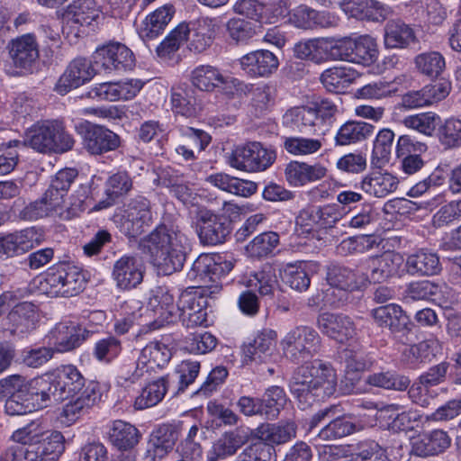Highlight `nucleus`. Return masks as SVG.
<instances>
[{"label": "nucleus", "mask_w": 461, "mask_h": 461, "mask_svg": "<svg viewBox=\"0 0 461 461\" xmlns=\"http://www.w3.org/2000/svg\"><path fill=\"white\" fill-rule=\"evenodd\" d=\"M141 245L162 275L168 276L183 268L188 239L178 226L159 224L142 240Z\"/></svg>", "instance_id": "obj_1"}, {"label": "nucleus", "mask_w": 461, "mask_h": 461, "mask_svg": "<svg viewBox=\"0 0 461 461\" xmlns=\"http://www.w3.org/2000/svg\"><path fill=\"white\" fill-rule=\"evenodd\" d=\"M337 387L334 368L321 360L299 366L290 383V390L302 410L331 396Z\"/></svg>", "instance_id": "obj_2"}, {"label": "nucleus", "mask_w": 461, "mask_h": 461, "mask_svg": "<svg viewBox=\"0 0 461 461\" xmlns=\"http://www.w3.org/2000/svg\"><path fill=\"white\" fill-rule=\"evenodd\" d=\"M74 139L65 130L63 125L56 121L37 122L25 131L24 139L9 141L10 147H26L41 153H63L74 146Z\"/></svg>", "instance_id": "obj_3"}, {"label": "nucleus", "mask_w": 461, "mask_h": 461, "mask_svg": "<svg viewBox=\"0 0 461 461\" xmlns=\"http://www.w3.org/2000/svg\"><path fill=\"white\" fill-rule=\"evenodd\" d=\"M85 284V276L78 267L60 262L47 270L40 289L50 297H72L84 290Z\"/></svg>", "instance_id": "obj_4"}, {"label": "nucleus", "mask_w": 461, "mask_h": 461, "mask_svg": "<svg viewBox=\"0 0 461 461\" xmlns=\"http://www.w3.org/2000/svg\"><path fill=\"white\" fill-rule=\"evenodd\" d=\"M285 357L299 364L313 356L321 348V337L309 326H297L289 330L280 341Z\"/></svg>", "instance_id": "obj_5"}, {"label": "nucleus", "mask_w": 461, "mask_h": 461, "mask_svg": "<svg viewBox=\"0 0 461 461\" xmlns=\"http://www.w3.org/2000/svg\"><path fill=\"white\" fill-rule=\"evenodd\" d=\"M276 158L275 150L253 141L237 147L230 156L229 163L239 170L259 172L268 168Z\"/></svg>", "instance_id": "obj_6"}, {"label": "nucleus", "mask_w": 461, "mask_h": 461, "mask_svg": "<svg viewBox=\"0 0 461 461\" xmlns=\"http://www.w3.org/2000/svg\"><path fill=\"white\" fill-rule=\"evenodd\" d=\"M341 410L339 405H330L320 410L310 420V429L317 427L325 419H331L318 434L321 440H336L356 432L357 426L346 417L339 416Z\"/></svg>", "instance_id": "obj_7"}, {"label": "nucleus", "mask_w": 461, "mask_h": 461, "mask_svg": "<svg viewBox=\"0 0 461 461\" xmlns=\"http://www.w3.org/2000/svg\"><path fill=\"white\" fill-rule=\"evenodd\" d=\"M195 219L199 226V239L204 245L222 244L230 234V222L204 207L197 208Z\"/></svg>", "instance_id": "obj_8"}, {"label": "nucleus", "mask_w": 461, "mask_h": 461, "mask_svg": "<svg viewBox=\"0 0 461 461\" xmlns=\"http://www.w3.org/2000/svg\"><path fill=\"white\" fill-rule=\"evenodd\" d=\"M93 59L95 67L105 73L131 69L135 61L132 51L119 42H112L96 49Z\"/></svg>", "instance_id": "obj_9"}, {"label": "nucleus", "mask_w": 461, "mask_h": 461, "mask_svg": "<svg viewBox=\"0 0 461 461\" xmlns=\"http://www.w3.org/2000/svg\"><path fill=\"white\" fill-rule=\"evenodd\" d=\"M152 221L151 206L149 201L137 195L128 203L123 220L121 224L122 231L130 238H135L144 231V227Z\"/></svg>", "instance_id": "obj_10"}, {"label": "nucleus", "mask_w": 461, "mask_h": 461, "mask_svg": "<svg viewBox=\"0 0 461 461\" xmlns=\"http://www.w3.org/2000/svg\"><path fill=\"white\" fill-rule=\"evenodd\" d=\"M206 303L196 291H184L176 303V318L187 328L203 325L207 321Z\"/></svg>", "instance_id": "obj_11"}, {"label": "nucleus", "mask_w": 461, "mask_h": 461, "mask_svg": "<svg viewBox=\"0 0 461 461\" xmlns=\"http://www.w3.org/2000/svg\"><path fill=\"white\" fill-rule=\"evenodd\" d=\"M92 61L86 58H76L67 67L56 84L55 90L60 95H66L70 90L77 88L89 82L99 69L95 68Z\"/></svg>", "instance_id": "obj_12"}, {"label": "nucleus", "mask_w": 461, "mask_h": 461, "mask_svg": "<svg viewBox=\"0 0 461 461\" xmlns=\"http://www.w3.org/2000/svg\"><path fill=\"white\" fill-rule=\"evenodd\" d=\"M236 260L231 255L202 254L193 263L192 272L195 277L209 278L212 282L229 274Z\"/></svg>", "instance_id": "obj_13"}, {"label": "nucleus", "mask_w": 461, "mask_h": 461, "mask_svg": "<svg viewBox=\"0 0 461 461\" xmlns=\"http://www.w3.org/2000/svg\"><path fill=\"white\" fill-rule=\"evenodd\" d=\"M98 384L89 383L81 394L71 399L63 407L59 418L63 424L70 426L89 413L100 398Z\"/></svg>", "instance_id": "obj_14"}, {"label": "nucleus", "mask_w": 461, "mask_h": 461, "mask_svg": "<svg viewBox=\"0 0 461 461\" xmlns=\"http://www.w3.org/2000/svg\"><path fill=\"white\" fill-rule=\"evenodd\" d=\"M346 363V375L341 381L340 389L344 393L353 392L356 382L358 381L360 373L369 370L374 365V359L370 354L362 348L349 346L344 351Z\"/></svg>", "instance_id": "obj_15"}, {"label": "nucleus", "mask_w": 461, "mask_h": 461, "mask_svg": "<svg viewBox=\"0 0 461 461\" xmlns=\"http://www.w3.org/2000/svg\"><path fill=\"white\" fill-rule=\"evenodd\" d=\"M41 239L34 228H27L0 237V260L23 255L39 246Z\"/></svg>", "instance_id": "obj_16"}, {"label": "nucleus", "mask_w": 461, "mask_h": 461, "mask_svg": "<svg viewBox=\"0 0 461 461\" xmlns=\"http://www.w3.org/2000/svg\"><path fill=\"white\" fill-rule=\"evenodd\" d=\"M283 123L305 134L323 135L325 132L322 119L310 106H295L287 110L283 115Z\"/></svg>", "instance_id": "obj_17"}, {"label": "nucleus", "mask_w": 461, "mask_h": 461, "mask_svg": "<svg viewBox=\"0 0 461 461\" xmlns=\"http://www.w3.org/2000/svg\"><path fill=\"white\" fill-rule=\"evenodd\" d=\"M427 145L414 140L410 135L400 136L396 144V155L401 160V168L407 175L420 171L425 161L420 154L427 150Z\"/></svg>", "instance_id": "obj_18"}, {"label": "nucleus", "mask_w": 461, "mask_h": 461, "mask_svg": "<svg viewBox=\"0 0 461 461\" xmlns=\"http://www.w3.org/2000/svg\"><path fill=\"white\" fill-rule=\"evenodd\" d=\"M83 146L90 154L101 155L116 149L120 137L105 127L87 124L83 133Z\"/></svg>", "instance_id": "obj_19"}, {"label": "nucleus", "mask_w": 461, "mask_h": 461, "mask_svg": "<svg viewBox=\"0 0 461 461\" xmlns=\"http://www.w3.org/2000/svg\"><path fill=\"white\" fill-rule=\"evenodd\" d=\"M402 261L400 254L390 251L369 258L366 262L369 273H365L367 276V283L380 284L396 276Z\"/></svg>", "instance_id": "obj_20"}, {"label": "nucleus", "mask_w": 461, "mask_h": 461, "mask_svg": "<svg viewBox=\"0 0 461 461\" xmlns=\"http://www.w3.org/2000/svg\"><path fill=\"white\" fill-rule=\"evenodd\" d=\"M144 269L140 260L133 256H123L115 261L113 277L122 290L137 287L143 280Z\"/></svg>", "instance_id": "obj_21"}, {"label": "nucleus", "mask_w": 461, "mask_h": 461, "mask_svg": "<svg viewBox=\"0 0 461 461\" xmlns=\"http://www.w3.org/2000/svg\"><path fill=\"white\" fill-rule=\"evenodd\" d=\"M317 323L322 333L340 343L356 335L354 322L343 314L323 312L318 317Z\"/></svg>", "instance_id": "obj_22"}, {"label": "nucleus", "mask_w": 461, "mask_h": 461, "mask_svg": "<svg viewBox=\"0 0 461 461\" xmlns=\"http://www.w3.org/2000/svg\"><path fill=\"white\" fill-rule=\"evenodd\" d=\"M53 375L35 378L29 383V396L35 411L63 401Z\"/></svg>", "instance_id": "obj_23"}, {"label": "nucleus", "mask_w": 461, "mask_h": 461, "mask_svg": "<svg viewBox=\"0 0 461 461\" xmlns=\"http://www.w3.org/2000/svg\"><path fill=\"white\" fill-rule=\"evenodd\" d=\"M398 184L396 176L387 170L378 168L365 175L359 185L366 194L376 198H384L397 189Z\"/></svg>", "instance_id": "obj_24"}, {"label": "nucleus", "mask_w": 461, "mask_h": 461, "mask_svg": "<svg viewBox=\"0 0 461 461\" xmlns=\"http://www.w3.org/2000/svg\"><path fill=\"white\" fill-rule=\"evenodd\" d=\"M55 352H68L79 347L86 339V330L75 323L61 322L50 331Z\"/></svg>", "instance_id": "obj_25"}, {"label": "nucleus", "mask_w": 461, "mask_h": 461, "mask_svg": "<svg viewBox=\"0 0 461 461\" xmlns=\"http://www.w3.org/2000/svg\"><path fill=\"white\" fill-rule=\"evenodd\" d=\"M326 280L330 286L345 292L361 289L367 284V276L359 270L333 265L328 267Z\"/></svg>", "instance_id": "obj_26"}, {"label": "nucleus", "mask_w": 461, "mask_h": 461, "mask_svg": "<svg viewBox=\"0 0 461 461\" xmlns=\"http://www.w3.org/2000/svg\"><path fill=\"white\" fill-rule=\"evenodd\" d=\"M64 436L53 430L38 443L32 444L27 453V461H58L65 449Z\"/></svg>", "instance_id": "obj_27"}, {"label": "nucleus", "mask_w": 461, "mask_h": 461, "mask_svg": "<svg viewBox=\"0 0 461 461\" xmlns=\"http://www.w3.org/2000/svg\"><path fill=\"white\" fill-rule=\"evenodd\" d=\"M241 68L251 77H267L278 68V59L269 50H256L240 58Z\"/></svg>", "instance_id": "obj_28"}, {"label": "nucleus", "mask_w": 461, "mask_h": 461, "mask_svg": "<svg viewBox=\"0 0 461 461\" xmlns=\"http://www.w3.org/2000/svg\"><path fill=\"white\" fill-rule=\"evenodd\" d=\"M248 441V436L240 429H236L224 432L208 451V461L226 459L237 453V451Z\"/></svg>", "instance_id": "obj_29"}, {"label": "nucleus", "mask_w": 461, "mask_h": 461, "mask_svg": "<svg viewBox=\"0 0 461 461\" xmlns=\"http://www.w3.org/2000/svg\"><path fill=\"white\" fill-rule=\"evenodd\" d=\"M178 439V433L170 425H162L155 429L149 436L148 442V456L156 461L166 456L174 448Z\"/></svg>", "instance_id": "obj_30"}, {"label": "nucleus", "mask_w": 461, "mask_h": 461, "mask_svg": "<svg viewBox=\"0 0 461 461\" xmlns=\"http://www.w3.org/2000/svg\"><path fill=\"white\" fill-rule=\"evenodd\" d=\"M450 438L441 429L423 433L412 441L411 453L417 456H434L445 451L450 446Z\"/></svg>", "instance_id": "obj_31"}, {"label": "nucleus", "mask_w": 461, "mask_h": 461, "mask_svg": "<svg viewBox=\"0 0 461 461\" xmlns=\"http://www.w3.org/2000/svg\"><path fill=\"white\" fill-rule=\"evenodd\" d=\"M175 13L172 5H166L149 14L138 26L137 31L143 41L157 38L165 30Z\"/></svg>", "instance_id": "obj_32"}, {"label": "nucleus", "mask_w": 461, "mask_h": 461, "mask_svg": "<svg viewBox=\"0 0 461 461\" xmlns=\"http://www.w3.org/2000/svg\"><path fill=\"white\" fill-rule=\"evenodd\" d=\"M10 56L18 68H30L39 57V50L33 34H25L10 43Z\"/></svg>", "instance_id": "obj_33"}, {"label": "nucleus", "mask_w": 461, "mask_h": 461, "mask_svg": "<svg viewBox=\"0 0 461 461\" xmlns=\"http://www.w3.org/2000/svg\"><path fill=\"white\" fill-rule=\"evenodd\" d=\"M193 86L202 91L211 92L230 84L236 86L238 80L222 75L212 66H200L192 72Z\"/></svg>", "instance_id": "obj_34"}, {"label": "nucleus", "mask_w": 461, "mask_h": 461, "mask_svg": "<svg viewBox=\"0 0 461 461\" xmlns=\"http://www.w3.org/2000/svg\"><path fill=\"white\" fill-rule=\"evenodd\" d=\"M372 316L379 327L389 329L392 332L408 330L409 318L397 304L377 307L372 311Z\"/></svg>", "instance_id": "obj_35"}, {"label": "nucleus", "mask_w": 461, "mask_h": 461, "mask_svg": "<svg viewBox=\"0 0 461 461\" xmlns=\"http://www.w3.org/2000/svg\"><path fill=\"white\" fill-rule=\"evenodd\" d=\"M441 349L440 342L429 339L406 347L402 353V362L410 368H417L420 365L430 361Z\"/></svg>", "instance_id": "obj_36"}, {"label": "nucleus", "mask_w": 461, "mask_h": 461, "mask_svg": "<svg viewBox=\"0 0 461 461\" xmlns=\"http://www.w3.org/2000/svg\"><path fill=\"white\" fill-rule=\"evenodd\" d=\"M171 104L174 113L185 117H194L202 108L192 86H176L171 90Z\"/></svg>", "instance_id": "obj_37"}, {"label": "nucleus", "mask_w": 461, "mask_h": 461, "mask_svg": "<svg viewBox=\"0 0 461 461\" xmlns=\"http://www.w3.org/2000/svg\"><path fill=\"white\" fill-rule=\"evenodd\" d=\"M276 332L273 330H263L255 339L243 346V355L246 362L261 363L271 355L274 347Z\"/></svg>", "instance_id": "obj_38"}, {"label": "nucleus", "mask_w": 461, "mask_h": 461, "mask_svg": "<svg viewBox=\"0 0 461 461\" xmlns=\"http://www.w3.org/2000/svg\"><path fill=\"white\" fill-rule=\"evenodd\" d=\"M53 377L63 400L78 393L86 388L85 378L73 365L62 366L58 368Z\"/></svg>", "instance_id": "obj_39"}, {"label": "nucleus", "mask_w": 461, "mask_h": 461, "mask_svg": "<svg viewBox=\"0 0 461 461\" xmlns=\"http://www.w3.org/2000/svg\"><path fill=\"white\" fill-rule=\"evenodd\" d=\"M35 306L23 302L15 304L7 315L8 329L11 333L23 335L34 328Z\"/></svg>", "instance_id": "obj_40"}, {"label": "nucleus", "mask_w": 461, "mask_h": 461, "mask_svg": "<svg viewBox=\"0 0 461 461\" xmlns=\"http://www.w3.org/2000/svg\"><path fill=\"white\" fill-rule=\"evenodd\" d=\"M109 438L112 444L120 450H131L140 441L139 429L129 422L117 420L113 421Z\"/></svg>", "instance_id": "obj_41"}, {"label": "nucleus", "mask_w": 461, "mask_h": 461, "mask_svg": "<svg viewBox=\"0 0 461 461\" xmlns=\"http://www.w3.org/2000/svg\"><path fill=\"white\" fill-rule=\"evenodd\" d=\"M172 357L171 349L161 341H151L147 344L140 351L139 357V365L149 369L163 368L168 364Z\"/></svg>", "instance_id": "obj_42"}, {"label": "nucleus", "mask_w": 461, "mask_h": 461, "mask_svg": "<svg viewBox=\"0 0 461 461\" xmlns=\"http://www.w3.org/2000/svg\"><path fill=\"white\" fill-rule=\"evenodd\" d=\"M386 48H406L415 42V33L408 24L401 20H390L384 26V35Z\"/></svg>", "instance_id": "obj_43"}, {"label": "nucleus", "mask_w": 461, "mask_h": 461, "mask_svg": "<svg viewBox=\"0 0 461 461\" xmlns=\"http://www.w3.org/2000/svg\"><path fill=\"white\" fill-rule=\"evenodd\" d=\"M406 267L411 275L433 276L440 272L441 264L436 253L420 250L408 257Z\"/></svg>", "instance_id": "obj_44"}, {"label": "nucleus", "mask_w": 461, "mask_h": 461, "mask_svg": "<svg viewBox=\"0 0 461 461\" xmlns=\"http://www.w3.org/2000/svg\"><path fill=\"white\" fill-rule=\"evenodd\" d=\"M260 439L268 445H281L296 436V425L293 421H281L276 424L261 425L257 429Z\"/></svg>", "instance_id": "obj_45"}, {"label": "nucleus", "mask_w": 461, "mask_h": 461, "mask_svg": "<svg viewBox=\"0 0 461 461\" xmlns=\"http://www.w3.org/2000/svg\"><path fill=\"white\" fill-rule=\"evenodd\" d=\"M354 69L346 67H334L324 70L320 77L323 86L332 93L343 92L356 79Z\"/></svg>", "instance_id": "obj_46"}, {"label": "nucleus", "mask_w": 461, "mask_h": 461, "mask_svg": "<svg viewBox=\"0 0 461 461\" xmlns=\"http://www.w3.org/2000/svg\"><path fill=\"white\" fill-rule=\"evenodd\" d=\"M375 127L365 122L348 121L340 126L335 140L338 145H349L369 138Z\"/></svg>", "instance_id": "obj_47"}, {"label": "nucleus", "mask_w": 461, "mask_h": 461, "mask_svg": "<svg viewBox=\"0 0 461 461\" xmlns=\"http://www.w3.org/2000/svg\"><path fill=\"white\" fill-rule=\"evenodd\" d=\"M98 16L99 10L95 0H76L66 12L68 23L80 26L91 24Z\"/></svg>", "instance_id": "obj_48"}, {"label": "nucleus", "mask_w": 461, "mask_h": 461, "mask_svg": "<svg viewBox=\"0 0 461 461\" xmlns=\"http://www.w3.org/2000/svg\"><path fill=\"white\" fill-rule=\"evenodd\" d=\"M132 188V180L126 172H118L107 180V200L96 203L93 209L99 211L111 206L116 198L128 194Z\"/></svg>", "instance_id": "obj_49"}, {"label": "nucleus", "mask_w": 461, "mask_h": 461, "mask_svg": "<svg viewBox=\"0 0 461 461\" xmlns=\"http://www.w3.org/2000/svg\"><path fill=\"white\" fill-rule=\"evenodd\" d=\"M279 245V235L266 231L256 236L246 247L247 255L252 258H264L271 256Z\"/></svg>", "instance_id": "obj_50"}, {"label": "nucleus", "mask_w": 461, "mask_h": 461, "mask_svg": "<svg viewBox=\"0 0 461 461\" xmlns=\"http://www.w3.org/2000/svg\"><path fill=\"white\" fill-rule=\"evenodd\" d=\"M167 386V376H162L157 381L148 384L135 399L134 407L137 410H143L155 406L164 398Z\"/></svg>", "instance_id": "obj_51"}, {"label": "nucleus", "mask_w": 461, "mask_h": 461, "mask_svg": "<svg viewBox=\"0 0 461 461\" xmlns=\"http://www.w3.org/2000/svg\"><path fill=\"white\" fill-rule=\"evenodd\" d=\"M310 265L305 261L287 264L284 269V282L295 291H306L311 285Z\"/></svg>", "instance_id": "obj_52"}, {"label": "nucleus", "mask_w": 461, "mask_h": 461, "mask_svg": "<svg viewBox=\"0 0 461 461\" xmlns=\"http://www.w3.org/2000/svg\"><path fill=\"white\" fill-rule=\"evenodd\" d=\"M414 64L420 74L431 78L440 76L446 68L445 58L438 51H427L417 55Z\"/></svg>", "instance_id": "obj_53"}, {"label": "nucleus", "mask_w": 461, "mask_h": 461, "mask_svg": "<svg viewBox=\"0 0 461 461\" xmlns=\"http://www.w3.org/2000/svg\"><path fill=\"white\" fill-rule=\"evenodd\" d=\"M260 400L262 414L268 420L276 419L287 402L286 394L279 386L267 388Z\"/></svg>", "instance_id": "obj_54"}, {"label": "nucleus", "mask_w": 461, "mask_h": 461, "mask_svg": "<svg viewBox=\"0 0 461 461\" xmlns=\"http://www.w3.org/2000/svg\"><path fill=\"white\" fill-rule=\"evenodd\" d=\"M352 49L351 62L369 66L377 59V44L375 41L368 35L361 36L356 40L353 39Z\"/></svg>", "instance_id": "obj_55"}, {"label": "nucleus", "mask_w": 461, "mask_h": 461, "mask_svg": "<svg viewBox=\"0 0 461 461\" xmlns=\"http://www.w3.org/2000/svg\"><path fill=\"white\" fill-rule=\"evenodd\" d=\"M366 383L369 385L387 390L405 391L411 381L407 376L391 372L374 373L366 376Z\"/></svg>", "instance_id": "obj_56"}, {"label": "nucleus", "mask_w": 461, "mask_h": 461, "mask_svg": "<svg viewBox=\"0 0 461 461\" xmlns=\"http://www.w3.org/2000/svg\"><path fill=\"white\" fill-rule=\"evenodd\" d=\"M249 285L258 287L261 295H273L277 285L275 268L269 264H265L259 271L250 276Z\"/></svg>", "instance_id": "obj_57"}, {"label": "nucleus", "mask_w": 461, "mask_h": 461, "mask_svg": "<svg viewBox=\"0 0 461 461\" xmlns=\"http://www.w3.org/2000/svg\"><path fill=\"white\" fill-rule=\"evenodd\" d=\"M440 122V118L434 113H422L409 115L403 118L402 124L409 129L426 136H431Z\"/></svg>", "instance_id": "obj_58"}, {"label": "nucleus", "mask_w": 461, "mask_h": 461, "mask_svg": "<svg viewBox=\"0 0 461 461\" xmlns=\"http://www.w3.org/2000/svg\"><path fill=\"white\" fill-rule=\"evenodd\" d=\"M353 39L350 37H327L328 61L351 62Z\"/></svg>", "instance_id": "obj_59"}, {"label": "nucleus", "mask_w": 461, "mask_h": 461, "mask_svg": "<svg viewBox=\"0 0 461 461\" xmlns=\"http://www.w3.org/2000/svg\"><path fill=\"white\" fill-rule=\"evenodd\" d=\"M189 33L190 30L187 24H179L158 46V55L160 57H167L176 52L179 47L187 41Z\"/></svg>", "instance_id": "obj_60"}, {"label": "nucleus", "mask_w": 461, "mask_h": 461, "mask_svg": "<svg viewBox=\"0 0 461 461\" xmlns=\"http://www.w3.org/2000/svg\"><path fill=\"white\" fill-rule=\"evenodd\" d=\"M287 152L295 156H306L318 152L322 147L320 139L290 137L284 141Z\"/></svg>", "instance_id": "obj_61"}, {"label": "nucleus", "mask_w": 461, "mask_h": 461, "mask_svg": "<svg viewBox=\"0 0 461 461\" xmlns=\"http://www.w3.org/2000/svg\"><path fill=\"white\" fill-rule=\"evenodd\" d=\"M122 349L121 340L114 336H108L95 343L93 355L100 362L110 363L121 354Z\"/></svg>", "instance_id": "obj_62"}, {"label": "nucleus", "mask_w": 461, "mask_h": 461, "mask_svg": "<svg viewBox=\"0 0 461 461\" xmlns=\"http://www.w3.org/2000/svg\"><path fill=\"white\" fill-rule=\"evenodd\" d=\"M238 461H276V455L272 446L265 442H255L240 453Z\"/></svg>", "instance_id": "obj_63"}, {"label": "nucleus", "mask_w": 461, "mask_h": 461, "mask_svg": "<svg viewBox=\"0 0 461 461\" xmlns=\"http://www.w3.org/2000/svg\"><path fill=\"white\" fill-rule=\"evenodd\" d=\"M438 139L447 148L461 146V120L457 118L447 119L438 128Z\"/></svg>", "instance_id": "obj_64"}]
</instances>
